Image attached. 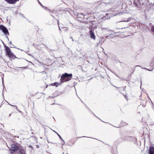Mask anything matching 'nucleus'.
<instances>
[{"mask_svg": "<svg viewBox=\"0 0 154 154\" xmlns=\"http://www.w3.org/2000/svg\"><path fill=\"white\" fill-rule=\"evenodd\" d=\"M72 77V74H69L67 73H65L63 74L61 76L60 79V82L63 83L69 81L71 80Z\"/></svg>", "mask_w": 154, "mask_h": 154, "instance_id": "f257e3e1", "label": "nucleus"}, {"mask_svg": "<svg viewBox=\"0 0 154 154\" xmlns=\"http://www.w3.org/2000/svg\"><path fill=\"white\" fill-rule=\"evenodd\" d=\"M100 25V24L99 23L95 22V21H92L86 24L85 26H87L88 29H99Z\"/></svg>", "mask_w": 154, "mask_h": 154, "instance_id": "f03ea898", "label": "nucleus"}, {"mask_svg": "<svg viewBox=\"0 0 154 154\" xmlns=\"http://www.w3.org/2000/svg\"><path fill=\"white\" fill-rule=\"evenodd\" d=\"M6 55L8 56L11 59H14L16 58L15 55L11 51L10 48L6 45H4Z\"/></svg>", "mask_w": 154, "mask_h": 154, "instance_id": "7ed1b4c3", "label": "nucleus"}, {"mask_svg": "<svg viewBox=\"0 0 154 154\" xmlns=\"http://www.w3.org/2000/svg\"><path fill=\"white\" fill-rule=\"evenodd\" d=\"M81 137H78L76 138V139H71L68 142V145L70 146H72L75 143L76 140L79 138Z\"/></svg>", "mask_w": 154, "mask_h": 154, "instance_id": "20e7f679", "label": "nucleus"}, {"mask_svg": "<svg viewBox=\"0 0 154 154\" xmlns=\"http://www.w3.org/2000/svg\"><path fill=\"white\" fill-rule=\"evenodd\" d=\"M10 149L13 152L17 151L18 149V147L16 145L14 144H12L10 146Z\"/></svg>", "mask_w": 154, "mask_h": 154, "instance_id": "39448f33", "label": "nucleus"}, {"mask_svg": "<svg viewBox=\"0 0 154 154\" xmlns=\"http://www.w3.org/2000/svg\"><path fill=\"white\" fill-rule=\"evenodd\" d=\"M140 97L142 100L144 101L145 102H146L147 96L146 94L143 93L141 94Z\"/></svg>", "mask_w": 154, "mask_h": 154, "instance_id": "423d86ee", "label": "nucleus"}, {"mask_svg": "<svg viewBox=\"0 0 154 154\" xmlns=\"http://www.w3.org/2000/svg\"><path fill=\"white\" fill-rule=\"evenodd\" d=\"M90 37L91 38L95 40L96 38V37L94 35V29H92L90 31Z\"/></svg>", "mask_w": 154, "mask_h": 154, "instance_id": "0eeeda50", "label": "nucleus"}, {"mask_svg": "<svg viewBox=\"0 0 154 154\" xmlns=\"http://www.w3.org/2000/svg\"><path fill=\"white\" fill-rule=\"evenodd\" d=\"M9 4H15L16 2L19 0H5Z\"/></svg>", "mask_w": 154, "mask_h": 154, "instance_id": "6e6552de", "label": "nucleus"}, {"mask_svg": "<svg viewBox=\"0 0 154 154\" xmlns=\"http://www.w3.org/2000/svg\"><path fill=\"white\" fill-rule=\"evenodd\" d=\"M149 154H154V147L153 146L149 147Z\"/></svg>", "mask_w": 154, "mask_h": 154, "instance_id": "1a4fd4ad", "label": "nucleus"}, {"mask_svg": "<svg viewBox=\"0 0 154 154\" xmlns=\"http://www.w3.org/2000/svg\"><path fill=\"white\" fill-rule=\"evenodd\" d=\"M3 32L6 35H9V34L8 31V29H2Z\"/></svg>", "mask_w": 154, "mask_h": 154, "instance_id": "9d476101", "label": "nucleus"}, {"mask_svg": "<svg viewBox=\"0 0 154 154\" xmlns=\"http://www.w3.org/2000/svg\"><path fill=\"white\" fill-rule=\"evenodd\" d=\"M42 7L44 8V9H45L46 10H48V11L50 12L51 13V12H52V11L51 10L49 9L47 7H46L45 6H44L43 5H42Z\"/></svg>", "mask_w": 154, "mask_h": 154, "instance_id": "9b49d317", "label": "nucleus"}, {"mask_svg": "<svg viewBox=\"0 0 154 154\" xmlns=\"http://www.w3.org/2000/svg\"><path fill=\"white\" fill-rule=\"evenodd\" d=\"M0 29H7V28L2 25H0Z\"/></svg>", "mask_w": 154, "mask_h": 154, "instance_id": "f8f14e48", "label": "nucleus"}, {"mask_svg": "<svg viewBox=\"0 0 154 154\" xmlns=\"http://www.w3.org/2000/svg\"><path fill=\"white\" fill-rule=\"evenodd\" d=\"M18 14L21 16L22 17L24 18H26V17H24V15L23 14H22V13H18Z\"/></svg>", "mask_w": 154, "mask_h": 154, "instance_id": "ddd939ff", "label": "nucleus"}, {"mask_svg": "<svg viewBox=\"0 0 154 154\" xmlns=\"http://www.w3.org/2000/svg\"><path fill=\"white\" fill-rule=\"evenodd\" d=\"M53 85L54 86H56V87H57L58 85V83L55 82L53 83Z\"/></svg>", "mask_w": 154, "mask_h": 154, "instance_id": "4468645a", "label": "nucleus"}, {"mask_svg": "<svg viewBox=\"0 0 154 154\" xmlns=\"http://www.w3.org/2000/svg\"><path fill=\"white\" fill-rule=\"evenodd\" d=\"M132 18H131V17H129V18H128L127 20V22H128V21H130L132 19Z\"/></svg>", "mask_w": 154, "mask_h": 154, "instance_id": "2eb2a0df", "label": "nucleus"}, {"mask_svg": "<svg viewBox=\"0 0 154 154\" xmlns=\"http://www.w3.org/2000/svg\"><path fill=\"white\" fill-rule=\"evenodd\" d=\"M37 0L38 1L39 4L42 7V5L41 3V2L39 1L38 0Z\"/></svg>", "mask_w": 154, "mask_h": 154, "instance_id": "dca6fc26", "label": "nucleus"}, {"mask_svg": "<svg viewBox=\"0 0 154 154\" xmlns=\"http://www.w3.org/2000/svg\"><path fill=\"white\" fill-rule=\"evenodd\" d=\"M78 14L79 15V16H80L81 15H83V14L82 13H80L79 14Z\"/></svg>", "mask_w": 154, "mask_h": 154, "instance_id": "f3484780", "label": "nucleus"}, {"mask_svg": "<svg viewBox=\"0 0 154 154\" xmlns=\"http://www.w3.org/2000/svg\"><path fill=\"white\" fill-rule=\"evenodd\" d=\"M49 85H51V86H54V85H53V83H51V84H50Z\"/></svg>", "mask_w": 154, "mask_h": 154, "instance_id": "a211bd4d", "label": "nucleus"}, {"mask_svg": "<svg viewBox=\"0 0 154 154\" xmlns=\"http://www.w3.org/2000/svg\"><path fill=\"white\" fill-rule=\"evenodd\" d=\"M152 108H153V109L154 110V104L153 105Z\"/></svg>", "mask_w": 154, "mask_h": 154, "instance_id": "6ab92c4d", "label": "nucleus"}, {"mask_svg": "<svg viewBox=\"0 0 154 154\" xmlns=\"http://www.w3.org/2000/svg\"><path fill=\"white\" fill-rule=\"evenodd\" d=\"M125 28H126V27L122 28H121V29H124V28L125 29Z\"/></svg>", "mask_w": 154, "mask_h": 154, "instance_id": "aec40b11", "label": "nucleus"}, {"mask_svg": "<svg viewBox=\"0 0 154 154\" xmlns=\"http://www.w3.org/2000/svg\"><path fill=\"white\" fill-rule=\"evenodd\" d=\"M152 30V32H154V29H151Z\"/></svg>", "mask_w": 154, "mask_h": 154, "instance_id": "412c9836", "label": "nucleus"}, {"mask_svg": "<svg viewBox=\"0 0 154 154\" xmlns=\"http://www.w3.org/2000/svg\"><path fill=\"white\" fill-rule=\"evenodd\" d=\"M151 29H154V27H151Z\"/></svg>", "mask_w": 154, "mask_h": 154, "instance_id": "4be33fe9", "label": "nucleus"}, {"mask_svg": "<svg viewBox=\"0 0 154 154\" xmlns=\"http://www.w3.org/2000/svg\"><path fill=\"white\" fill-rule=\"evenodd\" d=\"M135 68H134V70H133V72H134V70H135Z\"/></svg>", "mask_w": 154, "mask_h": 154, "instance_id": "5701e85b", "label": "nucleus"}, {"mask_svg": "<svg viewBox=\"0 0 154 154\" xmlns=\"http://www.w3.org/2000/svg\"><path fill=\"white\" fill-rule=\"evenodd\" d=\"M58 134V135L59 136V137H60L61 138V137L60 136L59 134Z\"/></svg>", "mask_w": 154, "mask_h": 154, "instance_id": "b1692460", "label": "nucleus"}, {"mask_svg": "<svg viewBox=\"0 0 154 154\" xmlns=\"http://www.w3.org/2000/svg\"><path fill=\"white\" fill-rule=\"evenodd\" d=\"M106 15H108V14H107V13H106Z\"/></svg>", "mask_w": 154, "mask_h": 154, "instance_id": "393cba45", "label": "nucleus"}, {"mask_svg": "<svg viewBox=\"0 0 154 154\" xmlns=\"http://www.w3.org/2000/svg\"><path fill=\"white\" fill-rule=\"evenodd\" d=\"M51 15V16H52V17H53L54 18V17L53 16V15Z\"/></svg>", "mask_w": 154, "mask_h": 154, "instance_id": "a878e982", "label": "nucleus"}, {"mask_svg": "<svg viewBox=\"0 0 154 154\" xmlns=\"http://www.w3.org/2000/svg\"><path fill=\"white\" fill-rule=\"evenodd\" d=\"M136 67V66H140L139 65H137L136 66H135Z\"/></svg>", "mask_w": 154, "mask_h": 154, "instance_id": "bb28decb", "label": "nucleus"}, {"mask_svg": "<svg viewBox=\"0 0 154 154\" xmlns=\"http://www.w3.org/2000/svg\"><path fill=\"white\" fill-rule=\"evenodd\" d=\"M48 85H47L46 87V88H47L48 87Z\"/></svg>", "mask_w": 154, "mask_h": 154, "instance_id": "cd10ccee", "label": "nucleus"}, {"mask_svg": "<svg viewBox=\"0 0 154 154\" xmlns=\"http://www.w3.org/2000/svg\"><path fill=\"white\" fill-rule=\"evenodd\" d=\"M11 153H13V152H11Z\"/></svg>", "mask_w": 154, "mask_h": 154, "instance_id": "c85d7f7f", "label": "nucleus"}]
</instances>
